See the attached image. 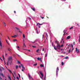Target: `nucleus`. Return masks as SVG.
Wrapping results in <instances>:
<instances>
[{"label": "nucleus", "instance_id": "nucleus-48", "mask_svg": "<svg viewBox=\"0 0 80 80\" xmlns=\"http://www.w3.org/2000/svg\"><path fill=\"white\" fill-rule=\"evenodd\" d=\"M41 18H42V19H43V18H44V17H41Z\"/></svg>", "mask_w": 80, "mask_h": 80}, {"label": "nucleus", "instance_id": "nucleus-1", "mask_svg": "<svg viewBox=\"0 0 80 80\" xmlns=\"http://www.w3.org/2000/svg\"><path fill=\"white\" fill-rule=\"evenodd\" d=\"M39 72L40 75H41V76H40V75L41 78V79L42 80H43V73H42V72L41 71H40Z\"/></svg>", "mask_w": 80, "mask_h": 80}, {"label": "nucleus", "instance_id": "nucleus-47", "mask_svg": "<svg viewBox=\"0 0 80 80\" xmlns=\"http://www.w3.org/2000/svg\"><path fill=\"white\" fill-rule=\"evenodd\" d=\"M0 59L1 60V61H3V60L2 59V58L1 57H0Z\"/></svg>", "mask_w": 80, "mask_h": 80}, {"label": "nucleus", "instance_id": "nucleus-25", "mask_svg": "<svg viewBox=\"0 0 80 80\" xmlns=\"http://www.w3.org/2000/svg\"><path fill=\"white\" fill-rule=\"evenodd\" d=\"M6 41L8 44H9V43H8V41H7V39L6 40Z\"/></svg>", "mask_w": 80, "mask_h": 80}, {"label": "nucleus", "instance_id": "nucleus-51", "mask_svg": "<svg viewBox=\"0 0 80 80\" xmlns=\"http://www.w3.org/2000/svg\"><path fill=\"white\" fill-rule=\"evenodd\" d=\"M2 57H3V59H5V58H4V56H3V55H2Z\"/></svg>", "mask_w": 80, "mask_h": 80}, {"label": "nucleus", "instance_id": "nucleus-44", "mask_svg": "<svg viewBox=\"0 0 80 80\" xmlns=\"http://www.w3.org/2000/svg\"><path fill=\"white\" fill-rule=\"evenodd\" d=\"M0 80H2V78L0 77Z\"/></svg>", "mask_w": 80, "mask_h": 80}, {"label": "nucleus", "instance_id": "nucleus-18", "mask_svg": "<svg viewBox=\"0 0 80 80\" xmlns=\"http://www.w3.org/2000/svg\"><path fill=\"white\" fill-rule=\"evenodd\" d=\"M40 66L41 67H44V65H43V64H41L40 65Z\"/></svg>", "mask_w": 80, "mask_h": 80}, {"label": "nucleus", "instance_id": "nucleus-11", "mask_svg": "<svg viewBox=\"0 0 80 80\" xmlns=\"http://www.w3.org/2000/svg\"><path fill=\"white\" fill-rule=\"evenodd\" d=\"M76 52L77 53H79V52H80V51H79V50L77 48H76Z\"/></svg>", "mask_w": 80, "mask_h": 80}, {"label": "nucleus", "instance_id": "nucleus-30", "mask_svg": "<svg viewBox=\"0 0 80 80\" xmlns=\"http://www.w3.org/2000/svg\"><path fill=\"white\" fill-rule=\"evenodd\" d=\"M17 62H18V63H19V64L21 63H20V61H17Z\"/></svg>", "mask_w": 80, "mask_h": 80}, {"label": "nucleus", "instance_id": "nucleus-59", "mask_svg": "<svg viewBox=\"0 0 80 80\" xmlns=\"http://www.w3.org/2000/svg\"><path fill=\"white\" fill-rule=\"evenodd\" d=\"M47 54H46L45 57H47Z\"/></svg>", "mask_w": 80, "mask_h": 80}, {"label": "nucleus", "instance_id": "nucleus-39", "mask_svg": "<svg viewBox=\"0 0 80 80\" xmlns=\"http://www.w3.org/2000/svg\"><path fill=\"white\" fill-rule=\"evenodd\" d=\"M76 24H77V26H78V27H79L80 26H79V24H78V23H76Z\"/></svg>", "mask_w": 80, "mask_h": 80}, {"label": "nucleus", "instance_id": "nucleus-45", "mask_svg": "<svg viewBox=\"0 0 80 80\" xmlns=\"http://www.w3.org/2000/svg\"><path fill=\"white\" fill-rule=\"evenodd\" d=\"M0 34L1 35V36H2V32H0Z\"/></svg>", "mask_w": 80, "mask_h": 80}, {"label": "nucleus", "instance_id": "nucleus-36", "mask_svg": "<svg viewBox=\"0 0 80 80\" xmlns=\"http://www.w3.org/2000/svg\"><path fill=\"white\" fill-rule=\"evenodd\" d=\"M28 76H29V78H30V74H28Z\"/></svg>", "mask_w": 80, "mask_h": 80}, {"label": "nucleus", "instance_id": "nucleus-63", "mask_svg": "<svg viewBox=\"0 0 80 80\" xmlns=\"http://www.w3.org/2000/svg\"><path fill=\"white\" fill-rule=\"evenodd\" d=\"M0 71H2V69L0 68Z\"/></svg>", "mask_w": 80, "mask_h": 80}, {"label": "nucleus", "instance_id": "nucleus-41", "mask_svg": "<svg viewBox=\"0 0 80 80\" xmlns=\"http://www.w3.org/2000/svg\"><path fill=\"white\" fill-rule=\"evenodd\" d=\"M8 40H10V38H9V37L8 36Z\"/></svg>", "mask_w": 80, "mask_h": 80}, {"label": "nucleus", "instance_id": "nucleus-57", "mask_svg": "<svg viewBox=\"0 0 80 80\" xmlns=\"http://www.w3.org/2000/svg\"><path fill=\"white\" fill-rule=\"evenodd\" d=\"M14 13H16V11H14Z\"/></svg>", "mask_w": 80, "mask_h": 80}, {"label": "nucleus", "instance_id": "nucleus-2", "mask_svg": "<svg viewBox=\"0 0 80 80\" xmlns=\"http://www.w3.org/2000/svg\"><path fill=\"white\" fill-rule=\"evenodd\" d=\"M12 61H10L9 60H8V61L7 62V65H8V64H10V65H11V64H12Z\"/></svg>", "mask_w": 80, "mask_h": 80}, {"label": "nucleus", "instance_id": "nucleus-12", "mask_svg": "<svg viewBox=\"0 0 80 80\" xmlns=\"http://www.w3.org/2000/svg\"><path fill=\"white\" fill-rule=\"evenodd\" d=\"M3 25L4 26V27H7V24L6 23H5V22H3Z\"/></svg>", "mask_w": 80, "mask_h": 80}, {"label": "nucleus", "instance_id": "nucleus-5", "mask_svg": "<svg viewBox=\"0 0 80 80\" xmlns=\"http://www.w3.org/2000/svg\"><path fill=\"white\" fill-rule=\"evenodd\" d=\"M59 71V68L58 67H57V69L56 70V75L57 76L58 75V71Z\"/></svg>", "mask_w": 80, "mask_h": 80}, {"label": "nucleus", "instance_id": "nucleus-3", "mask_svg": "<svg viewBox=\"0 0 80 80\" xmlns=\"http://www.w3.org/2000/svg\"><path fill=\"white\" fill-rule=\"evenodd\" d=\"M18 36V34L17 33V32H16V35H14L13 36H11V37H12L13 38H17Z\"/></svg>", "mask_w": 80, "mask_h": 80}, {"label": "nucleus", "instance_id": "nucleus-37", "mask_svg": "<svg viewBox=\"0 0 80 80\" xmlns=\"http://www.w3.org/2000/svg\"><path fill=\"white\" fill-rule=\"evenodd\" d=\"M36 65H37V63H36V64L34 65V66H36Z\"/></svg>", "mask_w": 80, "mask_h": 80}, {"label": "nucleus", "instance_id": "nucleus-9", "mask_svg": "<svg viewBox=\"0 0 80 80\" xmlns=\"http://www.w3.org/2000/svg\"><path fill=\"white\" fill-rule=\"evenodd\" d=\"M15 30H18L19 32H20V33H22L21 32V31H20V29L17 27H15Z\"/></svg>", "mask_w": 80, "mask_h": 80}, {"label": "nucleus", "instance_id": "nucleus-56", "mask_svg": "<svg viewBox=\"0 0 80 80\" xmlns=\"http://www.w3.org/2000/svg\"><path fill=\"white\" fill-rule=\"evenodd\" d=\"M19 68H21V66H20V65L19 66Z\"/></svg>", "mask_w": 80, "mask_h": 80}, {"label": "nucleus", "instance_id": "nucleus-60", "mask_svg": "<svg viewBox=\"0 0 80 80\" xmlns=\"http://www.w3.org/2000/svg\"><path fill=\"white\" fill-rule=\"evenodd\" d=\"M79 39H80V35L79 36Z\"/></svg>", "mask_w": 80, "mask_h": 80}, {"label": "nucleus", "instance_id": "nucleus-26", "mask_svg": "<svg viewBox=\"0 0 80 80\" xmlns=\"http://www.w3.org/2000/svg\"><path fill=\"white\" fill-rule=\"evenodd\" d=\"M23 38H25V34H23Z\"/></svg>", "mask_w": 80, "mask_h": 80}, {"label": "nucleus", "instance_id": "nucleus-58", "mask_svg": "<svg viewBox=\"0 0 80 80\" xmlns=\"http://www.w3.org/2000/svg\"><path fill=\"white\" fill-rule=\"evenodd\" d=\"M28 52H30V50H28Z\"/></svg>", "mask_w": 80, "mask_h": 80}, {"label": "nucleus", "instance_id": "nucleus-42", "mask_svg": "<svg viewBox=\"0 0 80 80\" xmlns=\"http://www.w3.org/2000/svg\"><path fill=\"white\" fill-rule=\"evenodd\" d=\"M45 78H46V74H45V76L44 77V80H45Z\"/></svg>", "mask_w": 80, "mask_h": 80}, {"label": "nucleus", "instance_id": "nucleus-14", "mask_svg": "<svg viewBox=\"0 0 80 80\" xmlns=\"http://www.w3.org/2000/svg\"><path fill=\"white\" fill-rule=\"evenodd\" d=\"M71 38V37H70V36H69L67 37V39L68 40L70 39V38Z\"/></svg>", "mask_w": 80, "mask_h": 80}, {"label": "nucleus", "instance_id": "nucleus-38", "mask_svg": "<svg viewBox=\"0 0 80 80\" xmlns=\"http://www.w3.org/2000/svg\"><path fill=\"white\" fill-rule=\"evenodd\" d=\"M71 45L72 48H73V44H71Z\"/></svg>", "mask_w": 80, "mask_h": 80}, {"label": "nucleus", "instance_id": "nucleus-46", "mask_svg": "<svg viewBox=\"0 0 80 80\" xmlns=\"http://www.w3.org/2000/svg\"><path fill=\"white\" fill-rule=\"evenodd\" d=\"M2 70H5V69L4 68H3V67H2Z\"/></svg>", "mask_w": 80, "mask_h": 80}, {"label": "nucleus", "instance_id": "nucleus-43", "mask_svg": "<svg viewBox=\"0 0 80 80\" xmlns=\"http://www.w3.org/2000/svg\"><path fill=\"white\" fill-rule=\"evenodd\" d=\"M63 44H62L60 47H63Z\"/></svg>", "mask_w": 80, "mask_h": 80}, {"label": "nucleus", "instance_id": "nucleus-52", "mask_svg": "<svg viewBox=\"0 0 80 80\" xmlns=\"http://www.w3.org/2000/svg\"><path fill=\"white\" fill-rule=\"evenodd\" d=\"M1 75H2V76H3V74L2 73L1 74Z\"/></svg>", "mask_w": 80, "mask_h": 80}, {"label": "nucleus", "instance_id": "nucleus-29", "mask_svg": "<svg viewBox=\"0 0 80 80\" xmlns=\"http://www.w3.org/2000/svg\"><path fill=\"white\" fill-rule=\"evenodd\" d=\"M62 40H61L60 42V43H62V42H63V39L62 38Z\"/></svg>", "mask_w": 80, "mask_h": 80}, {"label": "nucleus", "instance_id": "nucleus-16", "mask_svg": "<svg viewBox=\"0 0 80 80\" xmlns=\"http://www.w3.org/2000/svg\"><path fill=\"white\" fill-rule=\"evenodd\" d=\"M63 32L64 33V34H63V35L64 36L66 34V32H65V30H64Z\"/></svg>", "mask_w": 80, "mask_h": 80}, {"label": "nucleus", "instance_id": "nucleus-40", "mask_svg": "<svg viewBox=\"0 0 80 80\" xmlns=\"http://www.w3.org/2000/svg\"><path fill=\"white\" fill-rule=\"evenodd\" d=\"M32 47H33V48H36V46H32Z\"/></svg>", "mask_w": 80, "mask_h": 80}, {"label": "nucleus", "instance_id": "nucleus-27", "mask_svg": "<svg viewBox=\"0 0 80 80\" xmlns=\"http://www.w3.org/2000/svg\"><path fill=\"white\" fill-rule=\"evenodd\" d=\"M16 41H17V40L16 39H15L13 40V42H15Z\"/></svg>", "mask_w": 80, "mask_h": 80}, {"label": "nucleus", "instance_id": "nucleus-20", "mask_svg": "<svg viewBox=\"0 0 80 80\" xmlns=\"http://www.w3.org/2000/svg\"><path fill=\"white\" fill-rule=\"evenodd\" d=\"M64 58L65 59H68V56H67V57H65V58Z\"/></svg>", "mask_w": 80, "mask_h": 80}, {"label": "nucleus", "instance_id": "nucleus-31", "mask_svg": "<svg viewBox=\"0 0 80 80\" xmlns=\"http://www.w3.org/2000/svg\"><path fill=\"white\" fill-rule=\"evenodd\" d=\"M16 69H17V68H18V66H16Z\"/></svg>", "mask_w": 80, "mask_h": 80}, {"label": "nucleus", "instance_id": "nucleus-23", "mask_svg": "<svg viewBox=\"0 0 80 80\" xmlns=\"http://www.w3.org/2000/svg\"><path fill=\"white\" fill-rule=\"evenodd\" d=\"M8 71H9V72H10V73H12V71L10 70V69H8Z\"/></svg>", "mask_w": 80, "mask_h": 80}, {"label": "nucleus", "instance_id": "nucleus-15", "mask_svg": "<svg viewBox=\"0 0 80 80\" xmlns=\"http://www.w3.org/2000/svg\"><path fill=\"white\" fill-rule=\"evenodd\" d=\"M41 59H42V58H37L38 60H41V61H42V60H41Z\"/></svg>", "mask_w": 80, "mask_h": 80}, {"label": "nucleus", "instance_id": "nucleus-13", "mask_svg": "<svg viewBox=\"0 0 80 80\" xmlns=\"http://www.w3.org/2000/svg\"><path fill=\"white\" fill-rule=\"evenodd\" d=\"M55 43H56V44H57V45H58V44H59V42L57 41V40H56L55 41Z\"/></svg>", "mask_w": 80, "mask_h": 80}, {"label": "nucleus", "instance_id": "nucleus-17", "mask_svg": "<svg viewBox=\"0 0 80 80\" xmlns=\"http://www.w3.org/2000/svg\"><path fill=\"white\" fill-rule=\"evenodd\" d=\"M31 9H32V10H33V11H35V8H31Z\"/></svg>", "mask_w": 80, "mask_h": 80}, {"label": "nucleus", "instance_id": "nucleus-33", "mask_svg": "<svg viewBox=\"0 0 80 80\" xmlns=\"http://www.w3.org/2000/svg\"><path fill=\"white\" fill-rule=\"evenodd\" d=\"M69 53H70V52H71V50L70 49L69 50Z\"/></svg>", "mask_w": 80, "mask_h": 80}, {"label": "nucleus", "instance_id": "nucleus-64", "mask_svg": "<svg viewBox=\"0 0 80 80\" xmlns=\"http://www.w3.org/2000/svg\"><path fill=\"white\" fill-rule=\"evenodd\" d=\"M40 27H41L40 26H39V28H40Z\"/></svg>", "mask_w": 80, "mask_h": 80}, {"label": "nucleus", "instance_id": "nucleus-61", "mask_svg": "<svg viewBox=\"0 0 80 80\" xmlns=\"http://www.w3.org/2000/svg\"><path fill=\"white\" fill-rule=\"evenodd\" d=\"M78 42H80V39H79Z\"/></svg>", "mask_w": 80, "mask_h": 80}, {"label": "nucleus", "instance_id": "nucleus-49", "mask_svg": "<svg viewBox=\"0 0 80 80\" xmlns=\"http://www.w3.org/2000/svg\"><path fill=\"white\" fill-rule=\"evenodd\" d=\"M13 73H14V75H16V72H14Z\"/></svg>", "mask_w": 80, "mask_h": 80}, {"label": "nucleus", "instance_id": "nucleus-24", "mask_svg": "<svg viewBox=\"0 0 80 80\" xmlns=\"http://www.w3.org/2000/svg\"><path fill=\"white\" fill-rule=\"evenodd\" d=\"M8 50L9 51V52L12 51V50L10 48H8Z\"/></svg>", "mask_w": 80, "mask_h": 80}, {"label": "nucleus", "instance_id": "nucleus-50", "mask_svg": "<svg viewBox=\"0 0 80 80\" xmlns=\"http://www.w3.org/2000/svg\"><path fill=\"white\" fill-rule=\"evenodd\" d=\"M17 78L18 80H19V78H18V77H17Z\"/></svg>", "mask_w": 80, "mask_h": 80}, {"label": "nucleus", "instance_id": "nucleus-10", "mask_svg": "<svg viewBox=\"0 0 80 80\" xmlns=\"http://www.w3.org/2000/svg\"><path fill=\"white\" fill-rule=\"evenodd\" d=\"M21 65L22 67V72H23V71H24V70H25V67H23V65L22 64H21Z\"/></svg>", "mask_w": 80, "mask_h": 80}, {"label": "nucleus", "instance_id": "nucleus-4", "mask_svg": "<svg viewBox=\"0 0 80 80\" xmlns=\"http://www.w3.org/2000/svg\"><path fill=\"white\" fill-rule=\"evenodd\" d=\"M57 47L58 50H60V44H57Z\"/></svg>", "mask_w": 80, "mask_h": 80}, {"label": "nucleus", "instance_id": "nucleus-7", "mask_svg": "<svg viewBox=\"0 0 80 80\" xmlns=\"http://www.w3.org/2000/svg\"><path fill=\"white\" fill-rule=\"evenodd\" d=\"M52 47H53L54 49L55 50H57V48H56V47L55 46H53V42H52Z\"/></svg>", "mask_w": 80, "mask_h": 80}, {"label": "nucleus", "instance_id": "nucleus-8", "mask_svg": "<svg viewBox=\"0 0 80 80\" xmlns=\"http://www.w3.org/2000/svg\"><path fill=\"white\" fill-rule=\"evenodd\" d=\"M0 47L1 49H2V43L1 40H0Z\"/></svg>", "mask_w": 80, "mask_h": 80}, {"label": "nucleus", "instance_id": "nucleus-22", "mask_svg": "<svg viewBox=\"0 0 80 80\" xmlns=\"http://www.w3.org/2000/svg\"><path fill=\"white\" fill-rule=\"evenodd\" d=\"M23 47H26V45H25V43H24V42H23Z\"/></svg>", "mask_w": 80, "mask_h": 80}, {"label": "nucleus", "instance_id": "nucleus-35", "mask_svg": "<svg viewBox=\"0 0 80 80\" xmlns=\"http://www.w3.org/2000/svg\"><path fill=\"white\" fill-rule=\"evenodd\" d=\"M73 28V27H72L71 28H70V30H71V29H72V28Z\"/></svg>", "mask_w": 80, "mask_h": 80}, {"label": "nucleus", "instance_id": "nucleus-21", "mask_svg": "<svg viewBox=\"0 0 80 80\" xmlns=\"http://www.w3.org/2000/svg\"><path fill=\"white\" fill-rule=\"evenodd\" d=\"M39 49H37V50H36V52H37V53H38V52L39 51Z\"/></svg>", "mask_w": 80, "mask_h": 80}, {"label": "nucleus", "instance_id": "nucleus-55", "mask_svg": "<svg viewBox=\"0 0 80 80\" xmlns=\"http://www.w3.org/2000/svg\"><path fill=\"white\" fill-rule=\"evenodd\" d=\"M7 54L6 53L5 54V56H6V57H7Z\"/></svg>", "mask_w": 80, "mask_h": 80}, {"label": "nucleus", "instance_id": "nucleus-62", "mask_svg": "<svg viewBox=\"0 0 80 80\" xmlns=\"http://www.w3.org/2000/svg\"><path fill=\"white\" fill-rule=\"evenodd\" d=\"M19 78H20V75H19Z\"/></svg>", "mask_w": 80, "mask_h": 80}, {"label": "nucleus", "instance_id": "nucleus-6", "mask_svg": "<svg viewBox=\"0 0 80 80\" xmlns=\"http://www.w3.org/2000/svg\"><path fill=\"white\" fill-rule=\"evenodd\" d=\"M8 60L12 61V56L9 57L8 58Z\"/></svg>", "mask_w": 80, "mask_h": 80}, {"label": "nucleus", "instance_id": "nucleus-53", "mask_svg": "<svg viewBox=\"0 0 80 80\" xmlns=\"http://www.w3.org/2000/svg\"><path fill=\"white\" fill-rule=\"evenodd\" d=\"M17 48H20V47L19 46H17Z\"/></svg>", "mask_w": 80, "mask_h": 80}, {"label": "nucleus", "instance_id": "nucleus-28", "mask_svg": "<svg viewBox=\"0 0 80 80\" xmlns=\"http://www.w3.org/2000/svg\"><path fill=\"white\" fill-rule=\"evenodd\" d=\"M61 64L62 65H64V63H63V62H62Z\"/></svg>", "mask_w": 80, "mask_h": 80}, {"label": "nucleus", "instance_id": "nucleus-54", "mask_svg": "<svg viewBox=\"0 0 80 80\" xmlns=\"http://www.w3.org/2000/svg\"><path fill=\"white\" fill-rule=\"evenodd\" d=\"M73 48H72V50L71 51V52H73Z\"/></svg>", "mask_w": 80, "mask_h": 80}, {"label": "nucleus", "instance_id": "nucleus-19", "mask_svg": "<svg viewBox=\"0 0 80 80\" xmlns=\"http://www.w3.org/2000/svg\"><path fill=\"white\" fill-rule=\"evenodd\" d=\"M46 37V38H47V37H48V35H47V33H46V35H45Z\"/></svg>", "mask_w": 80, "mask_h": 80}, {"label": "nucleus", "instance_id": "nucleus-34", "mask_svg": "<svg viewBox=\"0 0 80 80\" xmlns=\"http://www.w3.org/2000/svg\"><path fill=\"white\" fill-rule=\"evenodd\" d=\"M8 78H9V79H10V80H12L11 79V78H10V77L8 76Z\"/></svg>", "mask_w": 80, "mask_h": 80}, {"label": "nucleus", "instance_id": "nucleus-32", "mask_svg": "<svg viewBox=\"0 0 80 80\" xmlns=\"http://www.w3.org/2000/svg\"><path fill=\"white\" fill-rule=\"evenodd\" d=\"M38 25H40V23H37V26H38Z\"/></svg>", "mask_w": 80, "mask_h": 80}]
</instances>
